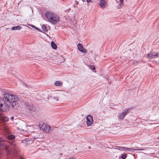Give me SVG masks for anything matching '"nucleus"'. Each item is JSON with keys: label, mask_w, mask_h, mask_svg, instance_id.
Segmentation results:
<instances>
[{"label": "nucleus", "mask_w": 159, "mask_h": 159, "mask_svg": "<svg viewBox=\"0 0 159 159\" xmlns=\"http://www.w3.org/2000/svg\"><path fill=\"white\" fill-rule=\"evenodd\" d=\"M14 117L13 116H12L10 118V119L11 120H13L14 119Z\"/></svg>", "instance_id": "obj_27"}, {"label": "nucleus", "mask_w": 159, "mask_h": 159, "mask_svg": "<svg viewBox=\"0 0 159 159\" xmlns=\"http://www.w3.org/2000/svg\"><path fill=\"white\" fill-rule=\"evenodd\" d=\"M120 1L121 4H123L124 1L123 0H120Z\"/></svg>", "instance_id": "obj_24"}, {"label": "nucleus", "mask_w": 159, "mask_h": 159, "mask_svg": "<svg viewBox=\"0 0 159 159\" xmlns=\"http://www.w3.org/2000/svg\"><path fill=\"white\" fill-rule=\"evenodd\" d=\"M77 47L78 49L80 52L83 53H86L87 50L84 49L83 45L81 43H79L77 45Z\"/></svg>", "instance_id": "obj_9"}, {"label": "nucleus", "mask_w": 159, "mask_h": 159, "mask_svg": "<svg viewBox=\"0 0 159 159\" xmlns=\"http://www.w3.org/2000/svg\"><path fill=\"white\" fill-rule=\"evenodd\" d=\"M21 142L25 145H28L32 143V141L29 139H26L25 140H22Z\"/></svg>", "instance_id": "obj_8"}, {"label": "nucleus", "mask_w": 159, "mask_h": 159, "mask_svg": "<svg viewBox=\"0 0 159 159\" xmlns=\"http://www.w3.org/2000/svg\"><path fill=\"white\" fill-rule=\"evenodd\" d=\"M68 159H76L73 157H70Z\"/></svg>", "instance_id": "obj_25"}, {"label": "nucleus", "mask_w": 159, "mask_h": 159, "mask_svg": "<svg viewBox=\"0 0 159 159\" xmlns=\"http://www.w3.org/2000/svg\"><path fill=\"white\" fill-rule=\"evenodd\" d=\"M42 28L43 30L47 32L48 31L46 26L45 25H43L42 26Z\"/></svg>", "instance_id": "obj_16"}, {"label": "nucleus", "mask_w": 159, "mask_h": 159, "mask_svg": "<svg viewBox=\"0 0 159 159\" xmlns=\"http://www.w3.org/2000/svg\"><path fill=\"white\" fill-rule=\"evenodd\" d=\"M2 143L1 142V140L0 139V146L2 145Z\"/></svg>", "instance_id": "obj_29"}, {"label": "nucleus", "mask_w": 159, "mask_h": 159, "mask_svg": "<svg viewBox=\"0 0 159 159\" xmlns=\"http://www.w3.org/2000/svg\"><path fill=\"white\" fill-rule=\"evenodd\" d=\"M25 104L26 107L30 108V109H31V108L29 106V103L28 102H25Z\"/></svg>", "instance_id": "obj_23"}, {"label": "nucleus", "mask_w": 159, "mask_h": 159, "mask_svg": "<svg viewBox=\"0 0 159 159\" xmlns=\"http://www.w3.org/2000/svg\"><path fill=\"white\" fill-rule=\"evenodd\" d=\"M15 138V136L13 135H11L8 137V139H14Z\"/></svg>", "instance_id": "obj_17"}, {"label": "nucleus", "mask_w": 159, "mask_h": 159, "mask_svg": "<svg viewBox=\"0 0 159 159\" xmlns=\"http://www.w3.org/2000/svg\"><path fill=\"white\" fill-rule=\"evenodd\" d=\"M129 150V151H130V152H131V151H136V150H136V149H135V150H132L133 151H131V150Z\"/></svg>", "instance_id": "obj_26"}, {"label": "nucleus", "mask_w": 159, "mask_h": 159, "mask_svg": "<svg viewBox=\"0 0 159 159\" xmlns=\"http://www.w3.org/2000/svg\"><path fill=\"white\" fill-rule=\"evenodd\" d=\"M14 145H15V143H12V144H11V146H14Z\"/></svg>", "instance_id": "obj_30"}, {"label": "nucleus", "mask_w": 159, "mask_h": 159, "mask_svg": "<svg viewBox=\"0 0 159 159\" xmlns=\"http://www.w3.org/2000/svg\"><path fill=\"white\" fill-rule=\"evenodd\" d=\"M4 99L0 98V106L2 105V102H3V100Z\"/></svg>", "instance_id": "obj_21"}, {"label": "nucleus", "mask_w": 159, "mask_h": 159, "mask_svg": "<svg viewBox=\"0 0 159 159\" xmlns=\"http://www.w3.org/2000/svg\"><path fill=\"white\" fill-rule=\"evenodd\" d=\"M91 0H86V1L88 2H89L91 1Z\"/></svg>", "instance_id": "obj_28"}, {"label": "nucleus", "mask_w": 159, "mask_h": 159, "mask_svg": "<svg viewBox=\"0 0 159 159\" xmlns=\"http://www.w3.org/2000/svg\"><path fill=\"white\" fill-rule=\"evenodd\" d=\"M45 15L50 22L53 24H56L59 20V16L53 12L48 11L46 13Z\"/></svg>", "instance_id": "obj_2"}, {"label": "nucleus", "mask_w": 159, "mask_h": 159, "mask_svg": "<svg viewBox=\"0 0 159 159\" xmlns=\"http://www.w3.org/2000/svg\"><path fill=\"white\" fill-rule=\"evenodd\" d=\"M126 157V154H124L121 155V158L123 159H125Z\"/></svg>", "instance_id": "obj_20"}, {"label": "nucleus", "mask_w": 159, "mask_h": 159, "mask_svg": "<svg viewBox=\"0 0 159 159\" xmlns=\"http://www.w3.org/2000/svg\"><path fill=\"white\" fill-rule=\"evenodd\" d=\"M147 57L150 59H153L159 57V53L154 52H150L147 54Z\"/></svg>", "instance_id": "obj_4"}, {"label": "nucleus", "mask_w": 159, "mask_h": 159, "mask_svg": "<svg viewBox=\"0 0 159 159\" xmlns=\"http://www.w3.org/2000/svg\"><path fill=\"white\" fill-rule=\"evenodd\" d=\"M55 85L57 86H60L62 85V83L59 81H57L55 82Z\"/></svg>", "instance_id": "obj_14"}, {"label": "nucleus", "mask_w": 159, "mask_h": 159, "mask_svg": "<svg viewBox=\"0 0 159 159\" xmlns=\"http://www.w3.org/2000/svg\"><path fill=\"white\" fill-rule=\"evenodd\" d=\"M90 68L91 70H93L95 69V66L93 65H91L90 66Z\"/></svg>", "instance_id": "obj_22"}, {"label": "nucleus", "mask_w": 159, "mask_h": 159, "mask_svg": "<svg viewBox=\"0 0 159 159\" xmlns=\"http://www.w3.org/2000/svg\"><path fill=\"white\" fill-rule=\"evenodd\" d=\"M99 4L101 8H104L106 7V2L105 0H100Z\"/></svg>", "instance_id": "obj_10"}, {"label": "nucleus", "mask_w": 159, "mask_h": 159, "mask_svg": "<svg viewBox=\"0 0 159 159\" xmlns=\"http://www.w3.org/2000/svg\"><path fill=\"white\" fill-rule=\"evenodd\" d=\"M21 27L19 26H14L11 29V30H20L21 29Z\"/></svg>", "instance_id": "obj_12"}, {"label": "nucleus", "mask_w": 159, "mask_h": 159, "mask_svg": "<svg viewBox=\"0 0 159 159\" xmlns=\"http://www.w3.org/2000/svg\"><path fill=\"white\" fill-rule=\"evenodd\" d=\"M4 97L7 101L11 103V106L14 108L18 106V99L16 96L7 92L4 93Z\"/></svg>", "instance_id": "obj_1"}, {"label": "nucleus", "mask_w": 159, "mask_h": 159, "mask_svg": "<svg viewBox=\"0 0 159 159\" xmlns=\"http://www.w3.org/2000/svg\"><path fill=\"white\" fill-rule=\"evenodd\" d=\"M116 148H113L114 149H117L118 148H122V149H132V148H125L124 147H120L119 146H116Z\"/></svg>", "instance_id": "obj_15"}, {"label": "nucleus", "mask_w": 159, "mask_h": 159, "mask_svg": "<svg viewBox=\"0 0 159 159\" xmlns=\"http://www.w3.org/2000/svg\"><path fill=\"white\" fill-rule=\"evenodd\" d=\"M39 128L40 129L43 131H45L47 132L51 131L52 129V128L49 126L48 125L46 124H40L39 126Z\"/></svg>", "instance_id": "obj_3"}, {"label": "nucleus", "mask_w": 159, "mask_h": 159, "mask_svg": "<svg viewBox=\"0 0 159 159\" xmlns=\"http://www.w3.org/2000/svg\"><path fill=\"white\" fill-rule=\"evenodd\" d=\"M86 119L87 125L88 126H91L93 122L92 116L90 115H89L87 116Z\"/></svg>", "instance_id": "obj_7"}, {"label": "nucleus", "mask_w": 159, "mask_h": 159, "mask_svg": "<svg viewBox=\"0 0 159 159\" xmlns=\"http://www.w3.org/2000/svg\"><path fill=\"white\" fill-rule=\"evenodd\" d=\"M30 26L31 27H33V28H35L36 29L39 30V31H40L41 32H42V31H40L39 28H38L36 27L35 26H34V25H30Z\"/></svg>", "instance_id": "obj_19"}, {"label": "nucleus", "mask_w": 159, "mask_h": 159, "mask_svg": "<svg viewBox=\"0 0 159 159\" xmlns=\"http://www.w3.org/2000/svg\"><path fill=\"white\" fill-rule=\"evenodd\" d=\"M1 119L4 122H7L9 120L8 118L5 116H2Z\"/></svg>", "instance_id": "obj_13"}, {"label": "nucleus", "mask_w": 159, "mask_h": 159, "mask_svg": "<svg viewBox=\"0 0 159 159\" xmlns=\"http://www.w3.org/2000/svg\"><path fill=\"white\" fill-rule=\"evenodd\" d=\"M2 104V105H1L0 107V110L5 111L8 110L9 106L6 104L5 101L4 99Z\"/></svg>", "instance_id": "obj_5"}, {"label": "nucleus", "mask_w": 159, "mask_h": 159, "mask_svg": "<svg viewBox=\"0 0 159 159\" xmlns=\"http://www.w3.org/2000/svg\"><path fill=\"white\" fill-rule=\"evenodd\" d=\"M52 98L54 100L55 102L57 101H58V97L57 96H54L52 97Z\"/></svg>", "instance_id": "obj_18"}, {"label": "nucleus", "mask_w": 159, "mask_h": 159, "mask_svg": "<svg viewBox=\"0 0 159 159\" xmlns=\"http://www.w3.org/2000/svg\"><path fill=\"white\" fill-rule=\"evenodd\" d=\"M129 112V110L128 109L123 111L122 112L120 113L118 116V118L120 120L123 119Z\"/></svg>", "instance_id": "obj_6"}, {"label": "nucleus", "mask_w": 159, "mask_h": 159, "mask_svg": "<svg viewBox=\"0 0 159 159\" xmlns=\"http://www.w3.org/2000/svg\"><path fill=\"white\" fill-rule=\"evenodd\" d=\"M23 84H24V85H25V86L26 87L27 86V85L26 84H25L24 83H23Z\"/></svg>", "instance_id": "obj_32"}, {"label": "nucleus", "mask_w": 159, "mask_h": 159, "mask_svg": "<svg viewBox=\"0 0 159 159\" xmlns=\"http://www.w3.org/2000/svg\"><path fill=\"white\" fill-rule=\"evenodd\" d=\"M121 7V5H120L119 6H118V8H120V7Z\"/></svg>", "instance_id": "obj_31"}, {"label": "nucleus", "mask_w": 159, "mask_h": 159, "mask_svg": "<svg viewBox=\"0 0 159 159\" xmlns=\"http://www.w3.org/2000/svg\"><path fill=\"white\" fill-rule=\"evenodd\" d=\"M51 45L53 49L55 50L57 49V45L53 41H52L51 42Z\"/></svg>", "instance_id": "obj_11"}]
</instances>
